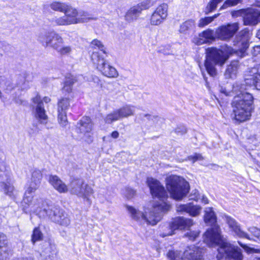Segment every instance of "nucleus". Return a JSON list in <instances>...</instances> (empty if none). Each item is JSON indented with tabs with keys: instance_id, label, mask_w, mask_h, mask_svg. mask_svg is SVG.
Returning <instances> with one entry per match:
<instances>
[{
	"instance_id": "nucleus-30",
	"label": "nucleus",
	"mask_w": 260,
	"mask_h": 260,
	"mask_svg": "<svg viewBox=\"0 0 260 260\" xmlns=\"http://www.w3.org/2000/svg\"><path fill=\"white\" fill-rule=\"evenodd\" d=\"M51 8L56 11L66 12L70 9H73L71 6L62 3L54 2L50 5Z\"/></svg>"
},
{
	"instance_id": "nucleus-55",
	"label": "nucleus",
	"mask_w": 260,
	"mask_h": 260,
	"mask_svg": "<svg viewBox=\"0 0 260 260\" xmlns=\"http://www.w3.org/2000/svg\"><path fill=\"white\" fill-rule=\"evenodd\" d=\"M22 90L27 89L29 88L28 82H24V83L21 86Z\"/></svg>"
},
{
	"instance_id": "nucleus-33",
	"label": "nucleus",
	"mask_w": 260,
	"mask_h": 260,
	"mask_svg": "<svg viewBox=\"0 0 260 260\" xmlns=\"http://www.w3.org/2000/svg\"><path fill=\"white\" fill-rule=\"evenodd\" d=\"M82 193L83 194L80 195V197L86 199V200L90 203L89 197L92 195L93 193L92 188L88 185L84 183L83 186H82Z\"/></svg>"
},
{
	"instance_id": "nucleus-8",
	"label": "nucleus",
	"mask_w": 260,
	"mask_h": 260,
	"mask_svg": "<svg viewBox=\"0 0 260 260\" xmlns=\"http://www.w3.org/2000/svg\"><path fill=\"white\" fill-rule=\"evenodd\" d=\"M251 36V33L247 29L240 31L233 41V45L237 46L238 49L235 50L231 47H228L227 52L230 54H235L241 58L244 57L247 54L246 51L249 47Z\"/></svg>"
},
{
	"instance_id": "nucleus-63",
	"label": "nucleus",
	"mask_w": 260,
	"mask_h": 260,
	"mask_svg": "<svg viewBox=\"0 0 260 260\" xmlns=\"http://www.w3.org/2000/svg\"><path fill=\"white\" fill-rule=\"evenodd\" d=\"M254 49L255 51H258L260 49V47L259 46H256L254 48Z\"/></svg>"
},
{
	"instance_id": "nucleus-31",
	"label": "nucleus",
	"mask_w": 260,
	"mask_h": 260,
	"mask_svg": "<svg viewBox=\"0 0 260 260\" xmlns=\"http://www.w3.org/2000/svg\"><path fill=\"white\" fill-rule=\"evenodd\" d=\"M238 70V62L237 61H233L228 66L225 75L229 78H233L237 74Z\"/></svg>"
},
{
	"instance_id": "nucleus-12",
	"label": "nucleus",
	"mask_w": 260,
	"mask_h": 260,
	"mask_svg": "<svg viewBox=\"0 0 260 260\" xmlns=\"http://www.w3.org/2000/svg\"><path fill=\"white\" fill-rule=\"evenodd\" d=\"M39 40L44 46H50L56 51L64 42L61 37L54 31L48 32L40 36Z\"/></svg>"
},
{
	"instance_id": "nucleus-64",
	"label": "nucleus",
	"mask_w": 260,
	"mask_h": 260,
	"mask_svg": "<svg viewBox=\"0 0 260 260\" xmlns=\"http://www.w3.org/2000/svg\"><path fill=\"white\" fill-rule=\"evenodd\" d=\"M4 257L2 255V253H0V260H4Z\"/></svg>"
},
{
	"instance_id": "nucleus-35",
	"label": "nucleus",
	"mask_w": 260,
	"mask_h": 260,
	"mask_svg": "<svg viewBox=\"0 0 260 260\" xmlns=\"http://www.w3.org/2000/svg\"><path fill=\"white\" fill-rule=\"evenodd\" d=\"M223 1V0H211L206 8V14H208L214 11L216 9L218 4Z\"/></svg>"
},
{
	"instance_id": "nucleus-62",
	"label": "nucleus",
	"mask_w": 260,
	"mask_h": 260,
	"mask_svg": "<svg viewBox=\"0 0 260 260\" xmlns=\"http://www.w3.org/2000/svg\"><path fill=\"white\" fill-rule=\"evenodd\" d=\"M256 37L260 39V28L258 30L257 32Z\"/></svg>"
},
{
	"instance_id": "nucleus-4",
	"label": "nucleus",
	"mask_w": 260,
	"mask_h": 260,
	"mask_svg": "<svg viewBox=\"0 0 260 260\" xmlns=\"http://www.w3.org/2000/svg\"><path fill=\"white\" fill-rule=\"evenodd\" d=\"M204 212V221L212 228L204 234V242L209 246H212L214 244L219 243L221 240L220 229L216 224V216L212 208L207 207Z\"/></svg>"
},
{
	"instance_id": "nucleus-17",
	"label": "nucleus",
	"mask_w": 260,
	"mask_h": 260,
	"mask_svg": "<svg viewBox=\"0 0 260 260\" xmlns=\"http://www.w3.org/2000/svg\"><path fill=\"white\" fill-rule=\"evenodd\" d=\"M194 224L193 220L190 218H186L183 217H179L173 219L170 224L171 232L165 235V236L172 235L173 231L176 230H188Z\"/></svg>"
},
{
	"instance_id": "nucleus-27",
	"label": "nucleus",
	"mask_w": 260,
	"mask_h": 260,
	"mask_svg": "<svg viewBox=\"0 0 260 260\" xmlns=\"http://www.w3.org/2000/svg\"><path fill=\"white\" fill-rule=\"evenodd\" d=\"M84 183L83 181L81 180H77L72 182L71 184V192L78 197H80V195H82V188Z\"/></svg>"
},
{
	"instance_id": "nucleus-39",
	"label": "nucleus",
	"mask_w": 260,
	"mask_h": 260,
	"mask_svg": "<svg viewBox=\"0 0 260 260\" xmlns=\"http://www.w3.org/2000/svg\"><path fill=\"white\" fill-rule=\"evenodd\" d=\"M119 119H120V118L118 113H117V111H115L113 113L107 115L105 118L104 120L106 123L110 124Z\"/></svg>"
},
{
	"instance_id": "nucleus-19",
	"label": "nucleus",
	"mask_w": 260,
	"mask_h": 260,
	"mask_svg": "<svg viewBox=\"0 0 260 260\" xmlns=\"http://www.w3.org/2000/svg\"><path fill=\"white\" fill-rule=\"evenodd\" d=\"M32 102L36 104L35 116L43 124H46L48 116L46 114L43 102L40 95H37L32 99Z\"/></svg>"
},
{
	"instance_id": "nucleus-61",
	"label": "nucleus",
	"mask_w": 260,
	"mask_h": 260,
	"mask_svg": "<svg viewBox=\"0 0 260 260\" xmlns=\"http://www.w3.org/2000/svg\"><path fill=\"white\" fill-rule=\"evenodd\" d=\"M254 5L257 7H260V0H255Z\"/></svg>"
},
{
	"instance_id": "nucleus-7",
	"label": "nucleus",
	"mask_w": 260,
	"mask_h": 260,
	"mask_svg": "<svg viewBox=\"0 0 260 260\" xmlns=\"http://www.w3.org/2000/svg\"><path fill=\"white\" fill-rule=\"evenodd\" d=\"M220 245L216 255L217 260H243L241 249L229 243L223 242L222 236L219 243L214 244L212 246Z\"/></svg>"
},
{
	"instance_id": "nucleus-5",
	"label": "nucleus",
	"mask_w": 260,
	"mask_h": 260,
	"mask_svg": "<svg viewBox=\"0 0 260 260\" xmlns=\"http://www.w3.org/2000/svg\"><path fill=\"white\" fill-rule=\"evenodd\" d=\"M206 54V70L211 76L214 77L217 74L215 66H223L228 60L229 56L222 50L214 47L207 48Z\"/></svg>"
},
{
	"instance_id": "nucleus-20",
	"label": "nucleus",
	"mask_w": 260,
	"mask_h": 260,
	"mask_svg": "<svg viewBox=\"0 0 260 260\" xmlns=\"http://www.w3.org/2000/svg\"><path fill=\"white\" fill-rule=\"evenodd\" d=\"M224 219L229 228L236 235L241 238L250 239L248 234L241 230L240 224L234 218L229 216L225 215Z\"/></svg>"
},
{
	"instance_id": "nucleus-54",
	"label": "nucleus",
	"mask_w": 260,
	"mask_h": 260,
	"mask_svg": "<svg viewBox=\"0 0 260 260\" xmlns=\"http://www.w3.org/2000/svg\"><path fill=\"white\" fill-rule=\"evenodd\" d=\"M151 115L149 114H140L139 117L141 120H144L145 118H146L148 120H150L151 118Z\"/></svg>"
},
{
	"instance_id": "nucleus-53",
	"label": "nucleus",
	"mask_w": 260,
	"mask_h": 260,
	"mask_svg": "<svg viewBox=\"0 0 260 260\" xmlns=\"http://www.w3.org/2000/svg\"><path fill=\"white\" fill-rule=\"evenodd\" d=\"M6 236L3 234H0V247H3L6 244Z\"/></svg>"
},
{
	"instance_id": "nucleus-21",
	"label": "nucleus",
	"mask_w": 260,
	"mask_h": 260,
	"mask_svg": "<svg viewBox=\"0 0 260 260\" xmlns=\"http://www.w3.org/2000/svg\"><path fill=\"white\" fill-rule=\"evenodd\" d=\"M202 208L199 205L189 203L184 205H177L176 210L178 212H186L192 217H196L201 213Z\"/></svg>"
},
{
	"instance_id": "nucleus-16",
	"label": "nucleus",
	"mask_w": 260,
	"mask_h": 260,
	"mask_svg": "<svg viewBox=\"0 0 260 260\" xmlns=\"http://www.w3.org/2000/svg\"><path fill=\"white\" fill-rule=\"evenodd\" d=\"M58 121L62 127H66L68 123L67 118V110L69 109L70 103L69 98L60 99L57 104Z\"/></svg>"
},
{
	"instance_id": "nucleus-25",
	"label": "nucleus",
	"mask_w": 260,
	"mask_h": 260,
	"mask_svg": "<svg viewBox=\"0 0 260 260\" xmlns=\"http://www.w3.org/2000/svg\"><path fill=\"white\" fill-rule=\"evenodd\" d=\"M216 38L215 31L208 29L200 34L199 37L194 39V42L198 45H200L214 41Z\"/></svg>"
},
{
	"instance_id": "nucleus-48",
	"label": "nucleus",
	"mask_w": 260,
	"mask_h": 260,
	"mask_svg": "<svg viewBox=\"0 0 260 260\" xmlns=\"http://www.w3.org/2000/svg\"><path fill=\"white\" fill-rule=\"evenodd\" d=\"M249 231L258 240H260V230L255 228L251 227L249 229Z\"/></svg>"
},
{
	"instance_id": "nucleus-11",
	"label": "nucleus",
	"mask_w": 260,
	"mask_h": 260,
	"mask_svg": "<svg viewBox=\"0 0 260 260\" xmlns=\"http://www.w3.org/2000/svg\"><path fill=\"white\" fill-rule=\"evenodd\" d=\"M239 29V25L237 22L228 23L218 27L215 30L216 38L228 41L232 38Z\"/></svg>"
},
{
	"instance_id": "nucleus-51",
	"label": "nucleus",
	"mask_w": 260,
	"mask_h": 260,
	"mask_svg": "<svg viewBox=\"0 0 260 260\" xmlns=\"http://www.w3.org/2000/svg\"><path fill=\"white\" fill-rule=\"evenodd\" d=\"M125 196L128 199H130L131 198H132L135 194V191L134 190L131 189V188H127L126 189V192H125Z\"/></svg>"
},
{
	"instance_id": "nucleus-6",
	"label": "nucleus",
	"mask_w": 260,
	"mask_h": 260,
	"mask_svg": "<svg viewBox=\"0 0 260 260\" xmlns=\"http://www.w3.org/2000/svg\"><path fill=\"white\" fill-rule=\"evenodd\" d=\"M167 188L172 198L181 200L189 192V184L182 177L170 176L167 180Z\"/></svg>"
},
{
	"instance_id": "nucleus-41",
	"label": "nucleus",
	"mask_w": 260,
	"mask_h": 260,
	"mask_svg": "<svg viewBox=\"0 0 260 260\" xmlns=\"http://www.w3.org/2000/svg\"><path fill=\"white\" fill-rule=\"evenodd\" d=\"M43 239V234L38 228H35L31 236V241L33 243L40 241Z\"/></svg>"
},
{
	"instance_id": "nucleus-44",
	"label": "nucleus",
	"mask_w": 260,
	"mask_h": 260,
	"mask_svg": "<svg viewBox=\"0 0 260 260\" xmlns=\"http://www.w3.org/2000/svg\"><path fill=\"white\" fill-rule=\"evenodd\" d=\"M238 243L245 250V251L249 254L253 253H260V249H256L250 247L248 246L247 245L242 244L240 242H238Z\"/></svg>"
},
{
	"instance_id": "nucleus-38",
	"label": "nucleus",
	"mask_w": 260,
	"mask_h": 260,
	"mask_svg": "<svg viewBox=\"0 0 260 260\" xmlns=\"http://www.w3.org/2000/svg\"><path fill=\"white\" fill-rule=\"evenodd\" d=\"M165 20L160 16V14H157V12L155 11L152 14L150 18V23L151 25H157L161 23Z\"/></svg>"
},
{
	"instance_id": "nucleus-10",
	"label": "nucleus",
	"mask_w": 260,
	"mask_h": 260,
	"mask_svg": "<svg viewBox=\"0 0 260 260\" xmlns=\"http://www.w3.org/2000/svg\"><path fill=\"white\" fill-rule=\"evenodd\" d=\"M61 17H56L54 19V22L58 25H69L73 24L83 23L89 19L83 17H78L77 11L75 9H70Z\"/></svg>"
},
{
	"instance_id": "nucleus-14",
	"label": "nucleus",
	"mask_w": 260,
	"mask_h": 260,
	"mask_svg": "<svg viewBox=\"0 0 260 260\" xmlns=\"http://www.w3.org/2000/svg\"><path fill=\"white\" fill-rule=\"evenodd\" d=\"M92 128V124L88 117H83L77 124V132L79 134V137L87 142L92 141L90 135Z\"/></svg>"
},
{
	"instance_id": "nucleus-56",
	"label": "nucleus",
	"mask_w": 260,
	"mask_h": 260,
	"mask_svg": "<svg viewBox=\"0 0 260 260\" xmlns=\"http://www.w3.org/2000/svg\"><path fill=\"white\" fill-rule=\"evenodd\" d=\"M111 137L116 139L119 137V133L117 131H114L111 133Z\"/></svg>"
},
{
	"instance_id": "nucleus-50",
	"label": "nucleus",
	"mask_w": 260,
	"mask_h": 260,
	"mask_svg": "<svg viewBox=\"0 0 260 260\" xmlns=\"http://www.w3.org/2000/svg\"><path fill=\"white\" fill-rule=\"evenodd\" d=\"M168 257L171 260H180L178 252L170 251L168 253Z\"/></svg>"
},
{
	"instance_id": "nucleus-47",
	"label": "nucleus",
	"mask_w": 260,
	"mask_h": 260,
	"mask_svg": "<svg viewBox=\"0 0 260 260\" xmlns=\"http://www.w3.org/2000/svg\"><path fill=\"white\" fill-rule=\"evenodd\" d=\"M3 184L5 193L8 194L9 196H11L14 190L13 186L9 183H3Z\"/></svg>"
},
{
	"instance_id": "nucleus-46",
	"label": "nucleus",
	"mask_w": 260,
	"mask_h": 260,
	"mask_svg": "<svg viewBox=\"0 0 260 260\" xmlns=\"http://www.w3.org/2000/svg\"><path fill=\"white\" fill-rule=\"evenodd\" d=\"M200 232L198 231H189L185 234V236L187 237L189 240L194 241L199 235Z\"/></svg>"
},
{
	"instance_id": "nucleus-2",
	"label": "nucleus",
	"mask_w": 260,
	"mask_h": 260,
	"mask_svg": "<svg viewBox=\"0 0 260 260\" xmlns=\"http://www.w3.org/2000/svg\"><path fill=\"white\" fill-rule=\"evenodd\" d=\"M146 182L152 197L159 199L160 203L154 204L152 210L148 214L147 212L144 214L132 206L126 205L125 207L133 219L141 224L147 223L154 225L161 220L162 213L170 210L171 206L165 201L168 198L167 192L159 181L149 177Z\"/></svg>"
},
{
	"instance_id": "nucleus-58",
	"label": "nucleus",
	"mask_w": 260,
	"mask_h": 260,
	"mask_svg": "<svg viewBox=\"0 0 260 260\" xmlns=\"http://www.w3.org/2000/svg\"><path fill=\"white\" fill-rule=\"evenodd\" d=\"M202 202L205 204H207L208 203V200L206 197L203 196L202 198Z\"/></svg>"
},
{
	"instance_id": "nucleus-1",
	"label": "nucleus",
	"mask_w": 260,
	"mask_h": 260,
	"mask_svg": "<svg viewBox=\"0 0 260 260\" xmlns=\"http://www.w3.org/2000/svg\"><path fill=\"white\" fill-rule=\"evenodd\" d=\"M146 182L152 197L159 199L160 203L154 204L152 210L148 214L147 212L144 214L132 206L126 205L125 207L133 219L141 224L147 223L154 225L161 220L162 213L170 210L171 206L165 201L168 198L167 192L159 181L149 177Z\"/></svg>"
},
{
	"instance_id": "nucleus-36",
	"label": "nucleus",
	"mask_w": 260,
	"mask_h": 260,
	"mask_svg": "<svg viewBox=\"0 0 260 260\" xmlns=\"http://www.w3.org/2000/svg\"><path fill=\"white\" fill-rule=\"evenodd\" d=\"M76 82L75 78L72 77L67 79L64 82L62 90L70 93L72 90V86Z\"/></svg>"
},
{
	"instance_id": "nucleus-9",
	"label": "nucleus",
	"mask_w": 260,
	"mask_h": 260,
	"mask_svg": "<svg viewBox=\"0 0 260 260\" xmlns=\"http://www.w3.org/2000/svg\"><path fill=\"white\" fill-rule=\"evenodd\" d=\"M91 60L96 69L101 74L109 78H116L119 74L117 70L111 66L104 57L98 52L94 51L91 55Z\"/></svg>"
},
{
	"instance_id": "nucleus-59",
	"label": "nucleus",
	"mask_w": 260,
	"mask_h": 260,
	"mask_svg": "<svg viewBox=\"0 0 260 260\" xmlns=\"http://www.w3.org/2000/svg\"><path fill=\"white\" fill-rule=\"evenodd\" d=\"M200 199L199 194L198 193L197 194L194 193V197H192L191 199L198 201Z\"/></svg>"
},
{
	"instance_id": "nucleus-22",
	"label": "nucleus",
	"mask_w": 260,
	"mask_h": 260,
	"mask_svg": "<svg viewBox=\"0 0 260 260\" xmlns=\"http://www.w3.org/2000/svg\"><path fill=\"white\" fill-rule=\"evenodd\" d=\"M183 256L186 260H202V249L194 245L188 246L184 252Z\"/></svg>"
},
{
	"instance_id": "nucleus-37",
	"label": "nucleus",
	"mask_w": 260,
	"mask_h": 260,
	"mask_svg": "<svg viewBox=\"0 0 260 260\" xmlns=\"http://www.w3.org/2000/svg\"><path fill=\"white\" fill-rule=\"evenodd\" d=\"M168 5L166 4H163L159 5L155 10L157 14H160L162 18L166 19L168 15Z\"/></svg>"
},
{
	"instance_id": "nucleus-18",
	"label": "nucleus",
	"mask_w": 260,
	"mask_h": 260,
	"mask_svg": "<svg viewBox=\"0 0 260 260\" xmlns=\"http://www.w3.org/2000/svg\"><path fill=\"white\" fill-rule=\"evenodd\" d=\"M44 211L51 217L52 220L62 226H68L70 224L71 220L69 216L62 210L56 209L52 213V210L49 212L44 209Z\"/></svg>"
},
{
	"instance_id": "nucleus-32",
	"label": "nucleus",
	"mask_w": 260,
	"mask_h": 260,
	"mask_svg": "<svg viewBox=\"0 0 260 260\" xmlns=\"http://www.w3.org/2000/svg\"><path fill=\"white\" fill-rule=\"evenodd\" d=\"M133 108V107L131 106H125L116 111L118 113L120 118H122L133 115L134 111Z\"/></svg>"
},
{
	"instance_id": "nucleus-60",
	"label": "nucleus",
	"mask_w": 260,
	"mask_h": 260,
	"mask_svg": "<svg viewBox=\"0 0 260 260\" xmlns=\"http://www.w3.org/2000/svg\"><path fill=\"white\" fill-rule=\"evenodd\" d=\"M43 102H44L45 103H49V102H50L51 101V99L47 97V96H45L43 98Z\"/></svg>"
},
{
	"instance_id": "nucleus-15",
	"label": "nucleus",
	"mask_w": 260,
	"mask_h": 260,
	"mask_svg": "<svg viewBox=\"0 0 260 260\" xmlns=\"http://www.w3.org/2000/svg\"><path fill=\"white\" fill-rule=\"evenodd\" d=\"M246 76L245 83L254 86L257 90H260V63L249 68Z\"/></svg>"
},
{
	"instance_id": "nucleus-34",
	"label": "nucleus",
	"mask_w": 260,
	"mask_h": 260,
	"mask_svg": "<svg viewBox=\"0 0 260 260\" xmlns=\"http://www.w3.org/2000/svg\"><path fill=\"white\" fill-rule=\"evenodd\" d=\"M219 14H215L212 17H206L200 19L199 21L198 26L199 27H204L209 23H211L215 18L219 16Z\"/></svg>"
},
{
	"instance_id": "nucleus-52",
	"label": "nucleus",
	"mask_w": 260,
	"mask_h": 260,
	"mask_svg": "<svg viewBox=\"0 0 260 260\" xmlns=\"http://www.w3.org/2000/svg\"><path fill=\"white\" fill-rule=\"evenodd\" d=\"M189 160H192L194 162L195 161L197 160H202L203 159V157L200 154L196 153L193 155H191L188 157Z\"/></svg>"
},
{
	"instance_id": "nucleus-57",
	"label": "nucleus",
	"mask_w": 260,
	"mask_h": 260,
	"mask_svg": "<svg viewBox=\"0 0 260 260\" xmlns=\"http://www.w3.org/2000/svg\"><path fill=\"white\" fill-rule=\"evenodd\" d=\"M6 79V78L4 76L0 75V87H2L3 83H4Z\"/></svg>"
},
{
	"instance_id": "nucleus-42",
	"label": "nucleus",
	"mask_w": 260,
	"mask_h": 260,
	"mask_svg": "<svg viewBox=\"0 0 260 260\" xmlns=\"http://www.w3.org/2000/svg\"><path fill=\"white\" fill-rule=\"evenodd\" d=\"M241 2V0H226L224 2L220 10L225 9L229 7L235 6Z\"/></svg>"
},
{
	"instance_id": "nucleus-28",
	"label": "nucleus",
	"mask_w": 260,
	"mask_h": 260,
	"mask_svg": "<svg viewBox=\"0 0 260 260\" xmlns=\"http://www.w3.org/2000/svg\"><path fill=\"white\" fill-rule=\"evenodd\" d=\"M142 9L140 6H137L131 8L125 15L126 19L132 21L136 19L141 14Z\"/></svg>"
},
{
	"instance_id": "nucleus-13",
	"label": "nucleus",
	"mask_w": 260,
	"mask_h": 260,
	"mask_svg": "<svg viewBox=\"0 0 260 260\" xmlns=\"http://www.w3.org/2000/svg\"><path fill=\"white\" fill-rule=\"evenodd\" d=\"M28 192V188L26 189L24 196L22 201V206L24 209H27L30 208V211L34 212H39L45 209L44 207V203L42 199H37L33 201V196L32 193L33 192Z\"/></svg>"
},
{
	"instance_id": "nucleus-40",
	"label": "nucleus",
	"mask_w": 260,
	"mask_h": 260,
	"mask_svg": "<svg viewBox=\"0 0 260 260\" xmlns=\"http://www.w3.org/2000/svg\"><path fill=\"white\" fill-rule=\"evenodd\" d=\"M57 52L61 55H68L72 52V48L71 46H61L57 50Z\"/></svg>"
},
{
	"instance_id": "nucleus-3",
	"label": "nucleus",
	"mask_w": 260,
	"mask_h": 260,
	"mask_svg": "<svg viewBox=\"0 0 260 260\" xmlns=\"http://www.w3.org/2000/svg\"><path fill=\"white\" fill-rule=\"evenodd\" d=\"M253 96L247 92H241L234 98L232 103L234 118L240 122L248 120L251 116Z\"/></svg>"
},
{
	"instance_id": "nucleus-24",
	"label": "nucleus",
	"mask_w": 260,
	"mask_h": 260,
	"mask_svg": "<svg viewBox=\"0 0 260 260\" xmlns=\"http://www.w3.org/2000/svg\"><path fill=\"white\" fill-rule=\"evenodd\" d=\"M48 182L59 193H66L69 190L67 185L57 175H49Z\"/></svg>"
},
{
	"instance_id": "nucleus-49",
	"label": "nucleus",
	"mask_w": 260,
	"mask_h": 260,
	"mask_svg": "<svg viewBox=\"0 0 260 260\" xmlns=\"http://www.w3.org/2000/svg\"><path fill=\"white\" fill-rule=\"evenodd\" d=\"M137 6H140L142 11L143 10L149 8L152 6V4L150 1L147 0L138 4Z\"/></svg>"
},
{
	"instance_id": "nucleus-43",
	"label": "nucleus",
	"mask_w": 260,
	"mask_h": 260,
	"mask_svg": "<svg viewBox=\"0 0 260 260\" xmlns=\"http://www.w3.org/2000/svg\"><path fill=\"white\" fill-rule=\"evenodd\" d=\"M15 86L14 84L12 83V81L10 79H6L4 81V83H3L2 86L1 88L3 89L4 90L7 92H9L12 91Z\"/></svg>"
},
{
	"instance_id": "nucleus-26",
	"label": "nucleus",
	"mask_w": 260,
	"mask_h": 260,
	"mask_svg": "<svg viewBox=\"0 0 260 260\" xmlns=\"http://www.w3.org/2000/svg\"><path fill=\"white\" fill-rule=\"evenodd\" d=\"M42 178V174L41 171L34 170L31 174L30 181L28 188V192H35L40 186Z\"/></svg>"
},
{
	"instance_id": "nucleus-23",
	"label": "nucleus",
	"mask_w": 260,
	"mask_h": 260,
	"mask_svg": "<svg viewBox=\"0 0 260 260\" xmlns=\"http://www.w3.org/2000/svg\"><path fill=\"white\" fill-rule=\"evenodd\" d=\"M243 22L245 25H255L259 22L258 11L252 9L244 11Z\"/></svg>"
},
{
	"instance_id": "nucleus-29",
	"label": "nucleus",
	"mask_w": 260,
	"mask_h": 260,
	"mask_svg": "<svg viewBox=\"0 0 260 260\" xmlns=\"http://www.w3.org/2000/svg\"><path fill=\"white\" fill-rule=\"evenodd\" d=\"M195 22L193 20H188L183 23L180 26V32L183 34H189L195 28Z\"/></svg>"
},
{
	"instance_id": "nucleus-45",
	"label": "nucleus",
	"mask_w": 260,
	"mask_h": 260,
	"mask_svg": "<svg viewBox=\"0 0 260 260\" xmlns=\"http://www.w3.org/2000/svg\"><path fill=\"white\" fill-rule=\"evenodd\" d=\"M91 45L93 47H94L95 49L96 48H98L101 51L103 52L104 53H106V51L104 50V46L102 44V43L98 40H94L91 42Z\"/></svg>"
}]
</instances>
